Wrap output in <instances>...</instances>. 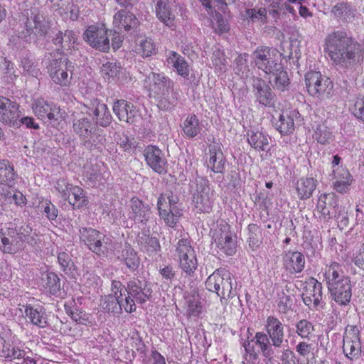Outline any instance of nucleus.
<instances>
[{
  "label": "nucleus",
  "mask_w": 364,
  "mask_h": 364,
  "mask_svg": "<svg viewBox=\"0 0 364 364\" xmlns=\"http://www.w3.org/2000/svg\"><path fill=\"white\" fill-rule=\"evenodd\" d=\"M73 127V131L80 137H82L83 139L88 138L91 134H94L95 132L97 130L96 125L92 124L87 117L75 119Z\"/></svg>",
  "instance_id": "obj_35"
},
{
  "label": "nucleus",
  "mask_w": 364,
  "mask_h": 364,
  "mask_svg": "<svg viewBox=\"0 0 364 364\" xmlns=\"http://www.w3.org/2000/svg\"><path fill=\"white\" fill-rule=\"evenodd\" d=\"M80 238L88 248L100 257H109L113 252V245L106 236L92 228L80 230Z\"/></svg>",
  "instance_id": "obj_3"
},
{
  "label": "nucleus",
  "mask_w": 364,
  "mask_h": 364,
  "mask_svg": "<svg viewBox=\"0 0 364 364\" xmlns=\"http://www.w3.org/2000/svg\"><path fill=\"white\" fill-rule=\"evenodd\" d=\"M212 237L218 248V252L226 255H232L236 252L237 237L230 230L229 225L225 223L215 229Z\"/></svg>",
  "instance_id": "obj_7"
},
{
  "label": "nucleus",
  "mask_w": 364,
  "mask_h": 364,
  "mask_svg": "<svg viewBox=\"0 0 364 364\" xmlns=\"http://www.w3.org/2000/svg\"><path fill=\"white\" fill-rule=\"evenodd\" d=\"M313 137L319 144H327L332 141L333 134L330 129L324 124H322L316 127Z\"/></svg>",
  "instance_id": "obj_55"
},
{
  "label": "nucleus",
  "mask_w": 364,
  "mask_h": 364,
  "mask_svg": "<svg viewBox=\"0 0 364 364\" xmlns=\"http://www.w3.org/2000/svg\"><path fill=\"white\" fill-rule=\"evenodd\" d=\"M336 203L334 194H321L317 203V210L321 213V217L324 220L332 217Z\"/></svg>",
  "instance_id": "obj_31"
},
{
  "label": "nucleus",
  "mask_w": 364,
  "mask_h": 364,
  "mask_svg": "<svg viewBox=\"0 0 364 364\" xmlns=\"http://www.w3.org/2000/svg\"><path fill=\"white\" fill-rule=\"evenodd\" d=\"M156 12L159 19L166 26H174V16L167 6V0H158L156 6Z\"/></svg>",
  "instance_id": "obj_44"
},
{
  "label": "nucleus",
  "mask_w": 364,
  "mask_h": 364,
  "mask_svg": "<svg viewBox=\"0 0 364 364\" xmlns=\"http://www.w3.org/2000/svg\"><path fill=\"white\" fill-rule=\"evenodd\" d=\"M267 9L262 6H256L245 10L244 16L253 22H259L262 24L267 21Z\"/></svg>",
  "instance_id": "obj_53"
},
{
  "label": "nucleus",
  "mask_w": 364,
  "mask_h": 364,
  "mask_svg": "<svg viewBox=\"0 0 364 364\" xmlns=\"http://www.w3.org/2000/svg\"><path fill=\"white\" fill-rule=\"evenodd\" d=\"M304 303L309 308L320 305L322 300V284L316 279L310 278L305 284L302 293Z\"/></svg>",
  "instance_id": "obj_19"
},
{
  "label": "nucleus",
  "mask_w": 364,
  "mask_h": 364,
  "mask_svg": "<svg viewBox=\"0 0 364 364\" xmlns=\"http://www.w3.org/2000/svg\"><path fill=\"white\" fill-rule=\"evenodd\" d=\"M244 348L246 351V355L243 364H258L259 356L258 353L255 352L254 349V345L251 344L250 342H245Z\"/></svg>",
  "instance_id": "obj_61"
},
{
  "label": "nucleus",
  "mask_w": 364,
  "mask_h": 364,
  "mask_svg": "<svg viewBox=\"0 0 364 364\" xmlns=\"http://www.w3.org/2000/svg\"><path fill=\"white\" fill-rule=\"evenodd\" d=\"M305 82L309 94L320 100L330 98L333 92L331 79L320 72L311 71L305 75Z\"/></svg>",
  "instance_id": "obj_5"
},
{
  "label": "nucleus",
  "mask_w": 364,
  "mask_h": 364,
  "mask_svg": "<svg viewBox=\"0 0 364 364\" xmlns=\"http://www.w3.org/2000/svg\"><path fill=\"white\" fill-rule=\"evenodd\" d=\"M265 329L272 345L275 348H282L284 342V331L282 322L274 316H269L267 318Z\"/></svg>",
  "instance_id": "obj_20"
},
{
  "label": "nucleus",
  "mask_w": 364,
  "mask_h": 364,
  "mask_svg": "<svg viewBox=\"0 0 364 364\" xmlns=\"http://www.w3.org/2000/svg\"><path fill=\"white\" fill-rule=\"evenodd\" d=\"M26 27L28 36L34 33L36 36H45L50 28V21L42 11L33 9Z\"/></svg>",
  "instance_id": "obj_13"
},
{
  "label": "nucleus",
  "mask_w": 364,
  "mask_h": 364,
  "mask_svg": "<svg viewBox=\"0 0 364 364\" xmlns=\"http://www.w3.org/2000/svg\"><path fill=\"white\" fill-rule=\"evenodd\" d=\"M25 315L33 325L40 328H45L47 326L46 313L41 308L37 309L31 306H26Z\"/></svg>",
  "instance_id": "obj_41"
},
{
  "label": "nucleus",
  "mask_w": 364,
  "mask_h": 364,
  "mask_svg": "<svg viewBox=\"0 0 364 364\" xmlns=\"http://www.w3.org/2000/svg\"><path fill=\"white\" fill-rule=\"evenodd\" d=\"M156 48L151 39L139 38L136 46V52L143 57H149L155 53Z\"/></svg>",
  "instance_id": "obj_51"
},
{
  "label": "nucleus",
  "mask_w": 364,
  "mask_h": 364,
  "mask_svg": "<svg viewBox=\"0 0 364 364\" xmlns=\"http://www.w3.org/2000/svg\"><path fill=\"white\" fill-rule=\"evenodd\" d=\"M334 188L340 193L346 192L352 178L349 171L345 168H337L333 170Z\"/></svg>",
  "instance_id": "obj_39"
},
{
  "label": "nucleus",
  "mask_w": 364,
  "mask_h": 364,
  "mask_svg": "<svg viewBox=\"0 0 364 364\" xmlns=\"http://www.w3.org/2000/svg\"><path fill=\"white\" fill-rule=\"evenodd\" d=\"M120 70L121 66L119 63L109 61L103 63L100 68L102 76L107 80H109L111 78L113 79L117 77Z\"/></svg>",
  "instance_id": "obj_56"
},
{
  "label": "nucleus",
  "mask_w": 364,
  "mask_h": 364,
  "mask_svg": "<svg viewBox=\"0 0 364 364\" xmlns=\"http://www.w3.org/2000/svg\"><path fill=\"white\" fill-rule=\"evenodd\" d=\"M279 354H277L274 358L281 360L282 364H294V353L291 349L285 346L282 349L279 348Z\"/></svg>",
  "instance_id": "obj_63"
},
{
  "label": "nucleus",
  "mask_w": 364,
  "mask_h": 364,
  "mask_svg": "<svg viewBox=\"0 0 364 364\" xmlns=\"http://www.w3.org/2000/svg\"><path fill=\"white\" fill-rule=\"evenodd\" d=\"M325 44V50L332 64L343 72L355 69L364 60L362 45L343 31H336L328 34Z\"/></svg>",
  "instance_id": "obj_1"
},
{
  "label": "nucleus",
  "mask_w": 364,
  "mask_h": 364,
  "mask_svg": "<svg viewBox=\"0 0 364 364\" xmlns=\"http://www.w3.org/2000/svg\"><path fill=\"white\" fill-rule=\"evenodd\" d=\"M105 136L96 131L94 134H91L88 138L83 139V143L85 146L90 150L101 151L105 146Z\"/></svg>",
  "instance_id": "obj_54"
},
{
  "label": "nucleus",
  "mask_w": 364,
  "mask_h": 364,
  "mask_svg": "<svg viewBox=\"0 0 364 364\" xmlns=\"http://www.w3.org/2000/svg\"><path fill=\"white\" fill-rule=\"evenodd\" d=\"M247 140L250 145L259 151H267L269 150L270 137L262 131H250L247 133Z\"/></svg>",
  "instance_id": "obj_34"
},
{
  "label": "nucleus",
  "mask_w": 364,
  "mask_h": 364,
  "mask_svg": "<svg viewBox=\"0 0 364 364\" xmlns=\"http://www.w3.org/2000/svg\"><path fill=\"white\" fill-rule=\"evenodd\" d=\"M56 188L61 193L63 198L68 200L74 208H80L87 204L85 192L79 186L66 183L63 180L58 181Z\"/></svg>",
  "instance_id": "obj_10"
},
{
  "label": "nucleus",
  "mask_w": 364,
  "mask_h": 364,
  "mask_svg": "<svg viewBox=\"0 0 364 364\" xmlns=\"http://www.w3.org/2000/svg\"><path fill=\"white\" fill-rule=\"evenodd\" d=\"M294 302V296L289 290L282 291L279 294L277 306L279 311L286 314L292 309Z\"/></svg>",
  "instance_id": "obj_52"
},
{
  "label": "nucleus",
  "mask_w": 364,
  "mask_h": 364,
  "mask_svg": "<svg viewBox=\"0 0 364 364\" xmlns=\"http://www.w3.org/2000/svg\"><path fill=\"white\" fill-rule=\"evenodd\" d=\"M249 232V246L253 250L257 248L262 243L260 228L255 224H250L248 225Z\"/></svg>",
  "instance_id": "obj_57"
},
{
  "label": "nucleus",
  "mask_w": 364,
  "mask_h": 364,
  "mask_svg": "<svg viewBox=\"0 0 364 364\" xmlns=\"http://www.w3.org/2000/svg\"><path fill=\"white\" fill-rule=\"evenodd\" d=\"M122 259L127 267L132 271L136 270L139 266V258L136 252L131 247H126L122 252Z\"/></svg>",
  "instance_id": "obj_50"
},
{
  "label": "nucleus",
  "mask_w": 364,
  "mask_h": 364,
  "mask_svg": "<svg viewBox=\"0 0 364 364\" xmlns=\"http://www.w3.org/2000/svg\"><path fill=\"white\" fill-rule=\"evenodd\" d=\"M114 140L117 144L123 149L124 151H128L132 149L134 145V139L129 138L124 132H117L115 134Z\"/></svg>",
  "instance_id": "obj_64"
},
{
  "label": "nucleus",
  "mask_w": 364,
  "mask_h": 364,
  "mask_svg": "<svg viewBox=\"0 0 364 364\" xmlns=\"http://www.w3.org/2000/svg\"><path fill=\"white\" fill-rule=\"evenodd\" d=\"M324 277L328 287L336 283L348 279L349 277L344 274L342 266L337 262H331L326 264L324 269Z\"/></svg>",
  "instance_id": "obj_33"
},
{
  "label": "nucleus",
  "mask_w": 364,
  "mask_h": 364,
  "mask_svg": "<svg viewBox=\"0 0 364 364\" xmlns=\"http://www.w3.org/2000/svg\"><path fill=\"white\" fill-rule=\"evenodd\" d=\"M183 134L188 138H193L200 132L201 127L196 115L187 117L181 125Z\"/></svg>",
  "instance_id": "obj_46"
},
{
  "label": "nucleus",
  "mask_w": 364,
  "mask_h": 364,
  "mask_svg": "<svg viewBox=\"0 0 364 364\" xmlns=\"http://www.w3.org/2000/svg\"><path fill=\"white\" fill-rule=\"evenodd\" d=\"M43 287L50 294L57 295L60 291V281L58 275L53 272L46 273L43 275Z\"/></svg>",
  "instance_id": "obj_47"
},
{
  "label": "nucleus",
  "mask_w": 364,
  "mask_h": 364,
  "mask_svg": "<svg viewBox=\"0 0 364 364\" xmlns=\"http://www.w3.org/2000/svg\"><path fill=\"white\" fill-rule=\"evenodd\" d=\"M277 70L267 74L269 75V80L274 88L283 91L289 86V80L287 72L284 70L281 64L280 68Z\"/></svg>",
  "instance_id": "obj_42"
},
{
  "label": "nucleus",
  "mask_w": 364,
  "mask_h": 364,
  "mask_svg": "<svg viewBox=\"0 0 364 364\" xmlns=\"http://www.w3.org/2000/svg\"><path fill=\"white\" fill-rule=\"evenodd\" d=\"M358 334V330L351 326L350 329H346L343 336V350L346 356L351 360L360 355L361 343Z\"/></svg>",
  "instance_id": "obj_18"
},
{
  "label": "nucleus",
  "mask_w": 364,
  "mask_h": 364,
  "mask_svg": "<svg viewBox=\"0 0 364 364\" xmlns=\"http://www.w3.org/2000/svg\"><path fill=\"white\" fill-rule=\"evenodd\" d=\"M114 113L120 121L133 124L136 122L138 111L132 103L124 100H118L114 102Z\"/></svg>",
  "instance_id": "obj_24"
},
{
  "label": "nucleus",
  "mask_w": 364,
  "mask_h": 364,
  "mask_svg": "<svg viewBox=\"0 0 364 364\" xmlns=\"http://www.w3.org/2000/svg\"><path fill=\"white\" fill-rule=\"evenodd\" d=\"M94 102L95 109L92 114L95 117L96 123L102 127L108 126L112 122V115L106 105L100 103L97 100Z\"/></svg>",
  "instance_id": "obj_40"
},
{
  "label": "nucleus",
  "mask_w": 364,
  "mask_h": 364,
  "mask_svg": "<svg viewBox=\"0 0 364 364\" xmlns=\"http://www.w3.org/2000/svg\"><path fill=\"white\" fill-rule=\"evenodd\" d=\"M166 62L168 65H171L181 77L186 78L189 75V65L184 58L178 53L170 51Z\"/></svg>",
  "instance_id": "obj_38"
},
{
  "label": "nucleus",
  "mask_w": 364,
  "mask_h": 364,
  "mask_svg": "<svg viewBox=\"0 0 364 364\" xmlns=\"http://www.w3.org/2000/svg\"><path fill=\"white\" fill-rule=\"evenodd\" d=\"M23 242L22 235L17 230L8 227L0 231V250L4 253L12 254L16 252Z\"/></svg>",
  "instance_id": "obj_17"
},
{
  "label": "nucleus",
  "mask_w": 364,
  "mask_h": 364,
  "mask_svg": "<svg viewBox=\"0 0 364 364\" xmlns=\"http://www.w3.org/2000/svg\"><path fill=\"white\" fill-rule=\"evenodd\" d=\"M33 112L40 119L55 124L60 114V109L55 105L48 102L43 98L34 100L32 105Z\"/></svg>",
  "instance_id": "obj_16"
},
{
  "label": "nucleus",
  "mask_w": 364,
  "mask_h": 364,
  "mask_svg": "<svg viewBox=\"0 0 364 364\" xmlns=\"http://www.w3.org/2000/svg\"><path fill=\"white\" fill-rule=\"evenodd\" d=\"M299 112L296 110L286 112L279 115V119L274 122L275 128L283 135H287L294 130V117H297Z\"/></svg>",
  "instance_id": "obj_32"
},
{
  "label": "nucleus",
  "mask_w": 364,
  "mask_h": 364,
  "mask_svg": "<svg viewBox=\"0 0 364 364\" xmlns=\"http://www.w3.org/2000/svg\"><path fill=\"white\" fill-rule=\"evenodd\" d=\"M84 40L92 48L102 52H107L110 48L107 29L104 25H92L83 33Z\"/></svg>",
  "instance_id": "obj_9"
},
{
  "label": "nucleus",
  "mask_w": 364,
  "mask_h": 364,
  "mask_svg": "<svg viewBox=\"0 0 364 364\" xmlns=\"http://www.w3.org/2000/svg\"><path fill=\"white\" fill-rule=\"evenodd\" d=\"M236 64L234 70L235 73L241 77L247 76L249 68L247 65L246 55H239L235 60Z\"/></svg>",
  "instance_id": "obj_62"
},
{
  "label": "nucleus",
  "mask_w": 364,
  "mask_h": 364,
  "mask_svg": "<svg viewBox=\"0 0 364 364\" xmlns=\"http://www.w3.org/2000/svg\"><path fill=\"white\" fill-rule=\"evenodd\" d=\"M231 274L225 269H218L205 281L208 290L216 293L220 299L234 296Z\"/></svg>",
  "instance_id": "obj_4"
},
{
  "label": "nucleus",
  "mask_w": 364,
  "mask_h": 364,
  "mask_svg": "<svg viewBox=\"0 0 364 364\" xmlns=\"http://www.w3.org/2000/svg\"><path fill=\"white\" fill-rule=\"evenodd\" d=\"M26 353L19 348H11V345L6 342L5 338L0 334V356L9 359L23 358Z\"/></svg>",
  "instance_id": "obj_43"
},
{
  "label": "nucleus",
  "mask_w": 364,
  "mask_h": 364,
  "mask_svg": "<svg viewBox=\"0 0 364 364\" xmlns=\"http://www.w3.org/2000/svg\"><path fill=\"white\" fill-rule=\"evenodd\" d=\"M124 285L119 281L112 282V294L105 296L101 300L102 307L107 311L119 313L124 305L122 290Z\"/></svg>",
  "instance_id": "obj_11"
},
{
  "label": "nucleus",
  "mask_w": 364,
  "mask_h": 364,
  "mask_svg": "<svg viewBox=\"0 0 364 364\" xmlns=\"http://www.w3.org/2000/svg\"><path fill=\"white\" fill-rule=\"evenodd\" d=\"M67 58L60 54V57L51 60L48 65V70L52 81L60 86H68L72 79V73H68Z\"/></svg>",
  "instance_id": "obj_8"
},
{
  "label": "nucleus",
  "mask_w": 364,
  "mask_h": 364,
  "mask_svg": "<svg viewBox=\"0 0 364 364\" xmlns=\"http://www.w3.org/2000/svg\"><path fill=\"white\" fill-rule=\"evenodd\" d=\"M193 202L196 208L200 212H209L213 202V191L208 184V181L204 179L197 184L196 192L193 195Z\"/></svg>",
  "instance_id": "obj_14"
},
{
  "label": "nucleus",
  "mask_w": 364,
  "mask_h": 364,
  "mask_svg": "<svg viewBox=\"0 0 364 364\" xmlns=\"http://www.w3.org/2000/svg\"><path fill=\"white\" fill-rule=\"evenodd\" d=\"M210 159L208 163L214 173H223L225 168V159L219 143H213L208 149Z\"/></svg>",
  "instance_id": "obj_30"
},
{
  "label": "nucleus",
  "mask_w": 364,
  "mask_h": 364,
  "mask_svg": "<svg viewBox=\"0 0 364 364\" xmlns=\"http://www.w3.org/2000/svg\"><path fill=\"white\" fill-rule=\"evenodd\" d=\"M247 342L258 346L262 355L267 358L269 361L274 359L275 355L279 353V348L272 345V342L268 338L267 334L264 332L256 333L255 337Z\"/></svg>",
  "instance_id": "obj_26"
},
{
  "label": "nucleus",
  "mask_w": 364,
  "mask_h": 364,
  "mask_svg": "<svg viewBox=\"0 0 364 364\" xmlns=\"http://www.w3.org/2000/svg\"><path fill=\"white\" fill-rule=\"evenodd\" d=\"M0 122L10 127L21 125L18 105L3 96H0Z\"/></svg>",
  "instance_id": "obj_15"
},
{
  "label": "nucleus",
  "mask_w": 364,
  "mask_h": 364,
  "mask_svg": "<svg viewBox=\"0 0 364 364\" xmlns=\"http://www.w3.org/2000/svg\"><path fill=\"white\" fill-rule=\"evenodd\" d=\"M122 293L125 296L124 309L132 313L136 310V302L143 304L149 299L151 290L146 282L134 278L128 282L127 288L124 287Z\"/></svg>",
  "instance_id": "obj_2"
},
{
  "label": "nucleus",
  "mask_w": 364,
  "mask_h": 364,
  "mask_svg": "<svg viewBox=\"0 0 364 364\" xmlns=\"http://www.w3.org/2000/svg\"><path fill=\"white\" fill-rule=\"evenodd\" d=\"M176 253L179 260L190 259L193 261V258H196V255L193 248L191 247L190 242L186 239L180 240L176 247Z\"/></svg>",
  "instance_id": "obj_48"
},
{
  "label": "nucleus",
  "mask_w": 364,
  "mask_h": 364,
  "mask_svg": "<svg viewBox=\"0 0 364 364\" xmlns=\"http://www.w3.org/2000/svg\"><path fill=\"white\" fill-rule=\"evenodd\" d=\"M187 311L190 316H198L201 311L199 296L194 293L191 296L186 297Z\"/></svg>",
  "instance_id": "obj_59"
},
{
  "label": "nucleus",
  "mask_w": 364,
  "mask_h": 364,
  "mask_svg": "<svg viewBox=\"0 0 364 364\" xmlns=\"http://www.w3.org/2000/svg\"><path fill=\"white\" fill-rule=\"evenodd\" d=\"M350 110L356 118L364 121V97H357L352 102Z\"/></svg>",
  "instance_id": "obj_60"
},
{
  "label": "nucleus",
  "mask_w": 364,
  "mask_h": 364,
  "mask_svg": "<svg viewBox=\"0 0 364 364\" xmlns=\"http://www.w3.org/2000/svg\"><path fill=\"white\" fill-rule=\"evenodd\" d=\"M284 268L291 274L301 272L305 265L304 256L298 251L284 252L282 255Z\"/></svg>",
  "instance_id": "obj_28"
},
{
  "label": "nucleus",
  "mask_w": 364,
  "mask_h": 364,
  "mask_svg": "<svg viewBox=\"0 0 364 364\" xmlns=\"http://www.w3.org/2000/svg\"><path fill=\"white\" fill-rule=\"evenodd\" d=\"M157 208L161 219L169 227H174L183 215L182 208H168L166 198L162 196L158 198Z\"/></svg>",
  "instance_id": "obj_21"
},
{
  "label": "nucleus",
  "mask_w": 364,
  "mask_h": 364,
  "mask_svg": "<svg viewBox=\"0 0 364 364\" xmlns=\"http://www.w3.org/2000/svg\"><path fill=\"white\" fill-rule=\"evenodd\" d=\"M14 168L7 161H0V183H5L11 187L14 184Z\"/></svg>",
  "instance_id": "obj_49"
},
{
  "label": "nucleus",
  "mask_w": 364,
  "mask_h": 364,
  "mask_svg": "<svg viewBox=\"0 0 364 364\" xmlns=\"http://www.w3.org/2000/svg\"><path fill=\"white\" fill-rule=\"evenodd\" d=\"M333 299L339 305L346 306L352 296V285L350 279L336 283L328 287Z\"/></svg>",
  "instance_id": "obj_22"
},
{
  "label": "nucleus",
  "mask_w": 364,
  "mask_h": 364,
  "mask_svg": "<svg viewBox=\"0 0 364 364\" xmlns=\"http://www.w3.org/2000/svg\"><path fill=\"white\" fill-rule=\"evenodd\" d=\"M314 330V326L306 319H301L296 323V332L302 338H308Z\"/></svg>",
  "instance_id": "obj_58"
},
{
  "label": "nucleus",
  "mask_w": 364,
  "mask_h": 364,
  "mask_svg": "<svg viewBox=\"0 0 364 364\" xmlns=\"http://www.w3.org/2000/svg\"><path fill=\"white\" fill-rule=\"evenodd\" d=\"M147 164L156 172L162 173L165 171L166 160L164 154L155 146H148L144 153Z\"/></svg>",
  "instance_id": "obj_25"
},
{
  "label": "nucleus",
  "mask_w": 364,
  "mask_h": 364,
  "mask_svg": "<svg viewBox=\"0 0 364 364\" xmlns=\"http://www.w3.org/2000/svg\"><path fill=\"white\" fill-rule=\"evenodd\" d=\"M355 9H353L347 3H338L331 9V13L339 20L348 21L355 16Z\"/></svg>",
  "instance_id": "obj_45"
},
{
  "label": "nucleus",
  "mask_w": 364,
  "mask_h": 364,
  "mask_svg": "<svg viewBox=\"0 0 364 364\" xmlns=\"http://www.w3.org/2000/svg\"><path fill=\"white\" fill-rule=\"evenodd\" d=\"M253 91L257 101L265 107H274L275 95L268 85L260 78L253 80Z\"/></svg>",
  "instance_id": "obj_23"
},
{
  "label": "nucleus",
  "mask_w": 364,
  "mask_h": 364,
  "mask_svg": "<svg viewBox=\"0 0 364 364\" xmlns=\"http://www.w3.org/2000/svg\"><path fill=\"white\" fill-rule=\"evenodd\" d=\"M130 218L136 223L146 224L151 215V208L137 198H132L130 201Z\"/></svg>",
  "instance_id": "obj_27"
},
{
  "label": "nucleus",
  "mask_w": 364,
  "mask_h": 364,
  "mask_svg": "<svg viewBox=\"0 0 364 364\" xmlns=\"http://www.w3.org/2000/svg\"><path fill=\"white\" fill-rule=\"evenodd\" d=\"M146 82L150 95L156 97L168 96L173 90V82L166 76L160 73H151Z\"/></svg>",
  "instance_id": "obj_12"
},
{
  "label": "nucleus",
  "mask_w": 364,
  "mask_h": 364,
  "mask_svg": "<svg viewBox=\"0 0 364 364\" xmlns=\"http://www.w3.org/2000/svg\"><path fill=\"white\" fill-rule=\"evenodd\" d=\"M317 186V181L311 177L301 178L296 183V191L300 200L309 198Z\"/></svg>",
  "instance_id": "obj_36"
},
{
  "label": "nucleus",
  "mask_w": 364,
  "mask_h": 364,
  "mask_svg": "<svg viewBox=\"0 0 364 364\" xmlns=\"http://www.w3.org/2000/svg\"><path fill=\"white\" fill-rule=\"evenodd\" d=\"M52 41L57 49L62 52H69L75 49L77 46V36L71 30L59 31Z\"/></svg>",
  "instance_id": "obj_29"
},
{
  "label": "nucleus",
  "mask_w": 364,
  "mask_h": 364,
  "mask_svg": "<svg viewBox=\"0 0 364 364\" xmlns=\"http://www.w3.org/2000/svg\"><path fill=\"white\" fill-rule=\"evenodd\" d=\"M114 24L119 28L130 31L138 24V20L135 16L126 10H121L114 16Z\"/></svg>",
  "instance_id": "obj_37"
},
{
  "label": "nucleus",
  "mask_w": 364,
  "mask_h": 364,
  "mask_svg": "<svg viewBox=\"0 0 364 364\" xmlns=\"http://www.w3.org/2000/svg\"><path fill=\"white\" fill-rule=\"evenodd\" d=\"M282 55L277 49L269 47L257 48L252 54L255 66L266 74L280 68L278 63Z\"/></svg>",
  "instance_id": "obj_6"
}]
</instances>
